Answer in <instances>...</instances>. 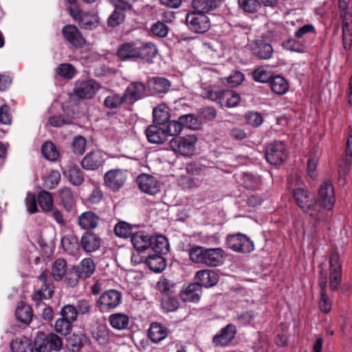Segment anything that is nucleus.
I'll use <instances>...</instances> for the list:
<instances>
[{
	"label": "nucleus",
	"instance_id": "6e6552de",
	"mask_svg": "<svg viewBox=\"0 0 352 352\" xmlns=\"http://www.w3.org/2000/svg\"><path fill=\"white\" fill-rule=\"evenodd\" d=\"M128 177L129 172L127 170L120 168L111 169L104 175V184L111 190L117 191L124 185Z\"/></svg>",
	"mask_w": 352,
	"mask_h": 352
},
{
	"label": "nucleus",
	"instance_id": "79ce46f5",
	"mask_svg": "<svg viewBox=\"0 0 352 352\" xmlns=\"http://www.w3.org/2000/svg\"><path fill=\"white\" fill-rule=\"evenodd\" d=\"M59 196L61 203L65 210L69 211L74 205V197L69 188L65 187L60 190Z\"/></svg>",
	"mask_w": 352,
	"mask_h": 352
},
{
	"label": "nucleus",
	"instance_id": "603ef678",
	"mask_svg": "<svg viewBox=\"0 0 352 352\" xmlns=\"http://www.w3.org/2000/svg\"><path fill=\"white\" fill-rule=\"evenodd\" d=\"M244 118L246 123L254 128L258 127L263 122V116L257 111H248L245 114Z\"/></svg>",
	"mask_w": 352,
	"mask_h": 352
},
{
	"label": "nucleus",
	"instance_id": "f704fd0d",
	"mask_svg": "<svg viewBox=\"0 0 352 352\" xmlns=\"http://www.w3.org/2000/svg\"><path fill=\"white\" fill-rule=\"evenodd\" d=\"M153 116V120L156 124L160 125L165 124L170 118L168 107L164 104L158 105L154 108Z\"/></svg>",
	"mask_w": 352,
	"mask_h": 352
},
{
	"label": "nucleus",
	"instance_id": "3c124183",
	"mask_svg": "<svg viewBox=\"0 0 352 352\" xmlns=\"http://www.w3.org/2000/svg\"><path fill=\"white\" fill-rule=\"evenodd\" d=\"M41 152L43 156L50 161L56 160L59 155L58 150L51 142H47L43 145Z\"/></svg>",
	"mask_w": 352,
	"mask_h": 352
},
{
	"label": "nucleus",
	"instance_id": "bb28decb",
	"mask_svg": "<svg viewBox=\"0 0 352 352\" xmlns=\"http://www.w3.org/2000/svg\"><path fill=\"white\" fill-rule=\"evenodd\" d=\"M201 288L199 284L191 283L180 293V298L184 302H196L200 298Z\"/></svg>",
	"mask_w": 352,
	"mask_h": 352
},
{
	"label": "nucleus",
	"instance_id": "5701e85b",
	"mask_svg": "<svg viewBox=\"0 0 352 352\" xmlns=\"http://www.w3.org/2000/svg\"><path fill=\"white\" fill-rule=\"evenodd\" d=\"M145 133L148 140L151 143L162 144L168 140L164 127L157 125H150Z\"/></svg>",
	"mask_w": 352,
	"mask_h": 352
},
{
	"label": "nucleus",
	"instance_id": "39448f33",
	"mask_svg": "<svg viewBox=\"0 0 352 352\" xmlns=\"http://www.w3.org/2000/svg\"><path fill=\"white\" fill-rule=\"evenodd\" d=\"M186 23L191 31L197 34L204 33L210 28V21L206 14L194 12L186 14Z\"/></svg>",
	"mask_w": 352,
	"mask_h": 352
},
{
	"label": "nucleus",
	"instance_id": "4468645a",
	"mask_svg": "<svg viewBox=\"0 0 352 352\" xmlns=\"http://www.w3.org/2000/svg\"><path fill=\"white\" fill-rule=\"evenodd\" d=\"M330 267V287L336 290L340 284L342 278V267L337 254H332L329 258Z\"/></svg>",
	"mask_w": 352,
	"mask_h": 352
},
{
	"label": "nucleus",
	"instance_id": "69168bd1",
	"mask_svg": "<svg viewBox=\"0 0 352 352\" xmlns=\"http://www.w3.org/2000/svg\"><path fill=\"white\" fill-rule=\"evenodd\" d=\"M96 21V18L95 15L85 12L77 22L85 29H91L94 26Z\"/></svg>",
	"mask_w": 352,
	"mask_h": 352
},
{
	"label": "nucleus",
	"instance_id": "b1692460",
	"mask_svg": "<svg viewBox=\"0 0 352 352\" xmlns=\"http://www.w3.org/2000/svg\"><path fill=\"white\" fill-rule=\"evenodd\" d=\"M327 285V278L326 273L320 272L319 285L321 289V297L320 300V310L324 313H328L331 309V299L326 294V287Z\"/></svg>",
	"mask_w": 352,
	"mask_h": 352
},
{
	"label": "nucleus",
	"instance_id": "f257e3e1",
	"mask_svg": "<svg viewBox=\"0 0 352 352\" xmlns=\"http://www.w3.org/2000/svg\"><path fill=\"white\" fill-rule=\"evenodd\" d=\"M349 1H339L342 18V45L345 50H349L352 47V10L348 8Z\"/></svg>",
	"mask_w": 352,
	"mask_h": 352
},
{
	"label": "nucleus",
	"instance_id": "4be33fe9",
	"mask_svg": "<svg viewBox=\"0 0 352 352\" xmlns=\"http://www.w3.org/2000/svg\"><path fill=\"white\" fill-rule=\"evenodd\" d=\"M80 245L86 252H93L100 247V239L96 234L87 232L82 236Z\"/></svg>",
	"mask_w": 352,
	"mask_h": 352
},
{
	"label": "nucleus",
	"instance_id": "f3484780",
	"mask_svg": "<svg viewBox=\"0 0 352 352\" xmlns=\"http://www.w3.org/2000/svg\"><path fill=\"white\" fill-rule=\"evenodd\" d=\"M195 279L199 287H210L215 285L219 281L218 274L213 270H201L198 271L195 275Z\"/></svg>",
	"mask_w": 352,
	"mask_h": 352
},
{
	"label": "nucleus",
	"instance_id": "774afa93",
	"mask_svg": "<svg viewBox=\"0 0 352 352\" xmlns=\"http://www.w3.org/2000/svg\"><path fill=\"white\" fill-rule=\"evenodd\" d=\"M153 34L159 37H165L168 32V28L161 21L154 23L151 27Z\"/></svg>",
	"mask_w": 352,
	"mask_h": 352
},
{
	"label": "nucleus",
	"instance_id": "e2e57ef3",
	"mask_svg": "<svg viewBox=\"0 0 352 352\" xmlns=\"http://www.w3.org/2000/svg\"><path fill=\"white\" fill-rule=\"evenodd\" d=\"M56 73L65 78L70 79L74 76L75 69L71 64L63 63L57 67Z\"/></svg>",
	"mask_w": 352,
	"mask_h": 352
},
{
	"label": "nucleus",
	"instance_id": "de8ad7c7",
	"mask_svg": "<svg viewBox=\"0 0 352 352\" xmlns=\"http://www.w3.org/2000/svg\"><path fill=\"white\" fill-rule=\"evenodd\" d=\"M15 315L19 321L28 324L32 320V312L30 306L23 305L17 307Z\"/></svg>",
	"mask_w": 352,
	"mask_h": 352
},
{
	"label": "nucleus",
	"instance_id": "680f3d73",
	"mask_svg": "<svg viewBox=\"0 0 352 352\" xmlns=\"http://www.w3.org/2000/svg\"><path fill=\"white\" fill-rule=\"evenodd\" d=\"M60 314L65 319L74 322L77 318L78 311L73 305H67L61 309Z\"/></svg>",
	"mask_w": 352,
	"mask_h": 352
},
{
	"label": "nucleus",
	"instance_id": "09e8293b",
	"mask_svg": "<svg viewBox=\"0 0 352 352\" xmlns=\"http://www.w3.org/2000/svg\"><path fill=\"white\" fill-rule=\"evenodd\" d=\"M206 248L201 246H194L188 251L190 261L195 263L204 264Z\"/></svg>",
	"mask_w": 352,
	"mask_h": 352
},
{
	"label": "nucleus",
	"instance_id": "7c9ffc66",
	"mask_svg": "<svg viewBox=\"0 0 352 352\" xmlns=\"http://www.w3.org/2000/svg\"><path fill=\"white\" fill-rule=\"evenodd\" d=\"M151 236L145 234L143 232L135 233L131 236V243L134 248L139 251H144L150 248Z\"/></svg>",
	"mask_w": 352,
	"mask_h": 352
},
{
	"label": "nucleus",
	"instance_id": "72a5a7b5",
	"mask_svg": "<svg viewBox=\"0 0 352 352\" xmlns=\"http://www.w3.org/2000/svg\"><path fill=\"white\" fill-rule=\"evenodd\" d=\"M95 264L90 258H84L77 268L79 278H87L90 277L95 271Z\"/></svg>",
	"mask_w": 352,
	"mask_h": 352
},
{
	"label": "nucleus",
	"instance_id": "dca6fc26",
	"mask_svg": "<svg viewBox=\"0 0 352 352\" xmlns=\"http://www.w3.org/2000/svg\"><path fill=\"white\" fill-rule=\"evenodd\" d=\"M250 47L252 53L260 59H269L273 54L272 45L263 40L252 41Z\"/></svg>",
	"mask_w": 352,
	"mask_h": 352
},
{
	"label": "nucleus",
	"instance_id": "f03ea898",
	"mask_svg": "<svg viewBox=\"0 0 352 352\" xmlns=\"http://www.w3.org/2000/svg\"><path fill=\"white\" fill-rule=\"evenodd\" d=\"M197 138L195 135L178 136L170 140V147L175 153L184 157H191L196 151Z\"/></svg>",
	"mask_w": 352,
	"mask_h": 352
},
{
	"label": "nucleus",
	"instance_id": "393cba45",
	"mask_svg": "<svg viewBox=\"0 0 352 352\" xmlns=\"http://www.w3.org/2000/svg\"><path fill=\"white\" fill-rule=\"evenodd\" d=\"M117 54L122 60L138 58V43H125L121 45L117 51Z\"/></svg>",
	"mask_w": 352,
	"mask_h": 352
},
{
	"label": "nucleus",
	"instance_id": "0eeeda50",
	"mask_svg": "<svg viewBox=\"0 0 352 352\" xmlns=\"http://www.w3.org/2000/svg\"><path fill=\"white\" fill-rule=\"evenodd\" d=\"M122 295L116 289L103 292L96 301V307L101 312L109 311L117 307L121 302Z\"/></svg>",
	"mask_w": 352,
	"mask_h": 352
},
{
	"label": "nucleus",
	"instance_id": "7ed1b4c3",
	"mask_svg": "<svg viewBox=\"0 0 352 352\" xmlns=\"http://www.w3.org/2000/svg\"><path fill=\"white\" fill-rule=\"evenodd\" d=\"M34 347L36 352L60 351L63 348V340L54 333L39 332L34 339Z\"/></svg>",
	"mask_w": 352,
	"mask_h": 352
},
{
	"label": "nucleus",
	"instance_id": "4d7b16f0",
	"mask_svg": "<svg viewBox=\"0 0 352 352\" xmlns=\"http://www.w3.org/2000/svg\"><path fill=\"white\" fill-rule=\"evenodd\" d=\"M82 346V340L80 336L73 334L67 340L66 347L72 352H78Z\"/></svg>",
	"mask_w": 352,
	"mask_h": 352
},
{
	"label": "nucleus",
	"instance_id": "1a4fd4ad",
	"mask_svg": "<svg viewBox=\"0 0 352 352\" xmlns=\"http://www.w3.org/2000/svg\"><path fill=\"white\" fill-rule=\"evenodd\" d=\"M267 161L272 165H280L287 158V151L285 144L280 141L272 143L266 151Z\"/></svg>",
	"mask_w": 352,
	"mask_h": 352
},
{
	"label": "nucleus",
	"instance_id": "20e7f679",
	"mask_svg": "<svg viewBox=\"0 0 352 352\" xmlns=\"http://www.w3.org/2000/svg\"><path fill=\"white\" fill-rule=\"evenodd\" d=\"M293 196L296 204L305 212L311 217H316L318 212V204L314 199V196L307 190L300 187L293 190Z\"/></svg>",
	"mask_w": 352,
	"mask_h": 352
},
{
	"label": "nucleus",
	"instance_id": "2f4dec72",
	"mask_svg": "<svg viewBox=\"0 0 352 352\" xmlns=\"http://www.w3.org/2000/svg\"><path fill=\"white\" fill-rule=\"evenodd\" d=\"M167 328L162 324L153 322L151 324L148 330V336L153 342H160L168 336Z\"/></svg>",
	"mask_w": 352,
	"mask_h": 352
},
{
	"label": "nucleus",
	"instance_id": "2eb2a0df",
	"mask_svg": "<svg viewBox=\"0 0 352 352\" xmlns=\"http://www.w3.org/2000/svg\"><path fill=\"white\" fill-rule=\"evenodd\" d=\"M100 89L98 82L93 80L81 82L75 89L76 96L82 99L91 98Z\"/></svg>",
	"mask_w": 352,
	"mask_h": 352
},
{
	"label": "nucleus",
	"instance_id": "58836bf2",
	"mask_svg": "<svg viewBox=\"0 0 352 352\" xmlns=\"http://www.w3.org/2000/svg\"><path fill=\"white\" fill-rule=\"evenodd\" d=\"M12 352H32V346L30 340L25 338H18L11 343Z\"/></svg>",
	"mask_w": 352,
	"mask_h": 352
},
{
	"label": "nucleus",
	"instance_id": "338daca9",
	"mask_svg": "<svg viewBox=\"0 0 352 352\" xmlns=\"http://www.w3.org/2000/svg\"><path fill=\"white\" fill-rule=\"evenodd\" d=\"M85 146L86 140L84 137L78 135L74 138L72 148L76 154L82 155L85 151Z\"/></svg>",
	"mask_w": 352,
	"mask_h": 352
},
{
	"label": "nucleus",
	"instance_id": "13d9d810",
	"mask_svg": "<svg viewBox=\"0 0 352 352\" xmlns=\"http://www.w3.org/2000/svg\"><path fill=\"white\" fill-rule=\"evenodd\" d=\"M125 17L124 13L119 7H116L113 12L108 19V25L110 27H116L124 21Z\"/></svg>",
	"mask_w": 352,
	"mask_h": 352
},
{
	"label": "nucleus",
	"instance_id": "ddd939ff",
	"mask_svg": "<svg viewBox=\"0 0 352 352\" xmlns=\"http://www.w3.org/2000/svg\"><path fill=\"white\" fill-rule=\"evenodd\" d=\"M64 38L72 46L82 48L85 46L86 41L80 30L74 25H66L61 30Z\"/></svg>",
	"mask_w": 352,
	"mask_h": 352
},
{
	"label": "nucleus",
	"instance_id": "5fc2aeb1",
	"mask_svg": "<svg viewBox=\"0 0 352 352\" xmlns=\"http://www.w3.org/2000/svg\"><path fill=\"white\" fill-rule=\"evenodd\" d=\"M244 80V75L239 71H233L230 75L222 79V82L231 87L239 85Z\"/></svg>",
	"mask_w": 352,
	"mask_h": 352
},
{
	"label": "nucleus",
	"instance_id": "a18cd8bd",
	"mask_svg": "<svg viewBox=\"0 0 352 352\" xmlns=\"http://www.w3.org/2000/svg\"><path fill=\"white\" fill-rule=\"evenodd\" d=\"M149 85L156 93H165L170 87V82L161 77L153 78L149 80Z\"/></svg>",
	"mask_w": 352,
	"mask_h": 352
},
{
	"label": "nucleus",
	"instance_id": "8fccbe9b",
	"mask_svg": "<svg viewBox=\"0 0 352 352\" xmlns=\"http://www.w3.org/2000/svg\"><path fill=\"white\" fill-rule=\"evenodd\" d=\"M179 120L183 125V128L186 127L192 130H197L201 126V122L199 118L192 114L181 116Z\"/></svg>",
	"mask_w": 352,
	"mask_h": 352
},
{
	"label": "nucleus",
	"instance_id": "c03bdc74",
	"mask_svg": "<svg viewBox=\"0 0 352 352\" xmlns=\"http://www.w3.org/2000/svg\"><path fill=\"white\" fill-rule=\"evenodd\" d=\"M65 174L69 182L74 185L79 186L84 181L82 173L77 166H70L65 172Z\"/></svg>",
	"mask_w": 352,
	"mask_h": 352
},
{
	"label": "nucleus",
	"instance_id": "6e6d98bb",
	"mask_svg": "<svg viewBox=\"0 0 352 352\" xmlns=\"http://www.w3.org/2000/svg\"><path fill=\"white\" fill-rule=\"evenodd\" d=\"M54 291L50 285H43L40 289L35 292L33 299L38 305L42 299H50L53 295Z\"/></svg>",
	"mask_w": 352,
	"mask_h": 352
},
{
	"label": "nucleus",
	"instance_id": "052dcab7",
	"mask_svg": "<svg viewBox=\"0 0 352 352\" xmlns=\"http://www.w3.org/2000/svg\"><path fill=\"white\" fill-rule=\"evenodd\" d=\"M239 7L245 12L253 13L260 7L259 0H238Z\"/></svg>",
	"mask_w": 352,
	"mask_h": 352
},
{
	"label": "nucleus",
	"instance_id": "6ab92c4d",
	"mask_svg": "<svg viewBox=\"0 0 352 352\" xmlns=\"http://www.w3.org/2000/svg\"><path fill=\"white\" fill-rule=\"evenodd\" d=\"M103 154L98 151L87 153L81 162L83 168L87 170H96L104 163Z\"/></svg>",
	"mask_w": 352,
	"mask_h": 352
},
{
	"label": "nucleus",
	"instance_id": "423d86ee",
	"mask_svg": "<svg viewBox=\"0 0 352 352\" xmlns=\"http://www.w3.org/2000/svg\"><path fill=\"white\" fill-rule=\"evenodd\" d=\"M318 212L321 208L331 210L336 202L334 187L332 182L329 180H324L320 186L318 190Z\"/></svg>",
	"mask_w": 352,
	"mask_h": 352
},
{
	"label": "nucleus",
	"instance_id": "864d4df0",
	"mask_svg": "<svg viewBox=\"0 0 352 352\" xmlns=\"http://www.w3.org/2000/svg\"><path fill=\"white\" fill-rule=\"evenodd\" d=\"M54 329L57 333L67 336L72 331V322L62 317L56 321Z\"/></svg>",
	"mask_w": 352,
	"mask_h": 352
},
{
	"label": "nucleus",
	"instance_id": "0e129e2a",
	"mask_svg": "<svg viewBox=\"0 0 352 352\" xmlns=\"http://www.w3.org/2000/svg\"><path fill=\"white\" fill-rule=\"evenodd\" d=\"M60 174L57 170H52L45 178L44 186L50 189H54L59 183Z\"/></svg>",
	"mask_w": 352,
	"mask_h": 352
},
{
	"label": "nucleus",
	"instance_id": "a19ab883",
	"mask_svg": "<svg viewBox=\"0 0 352 352\" xmlns=\"http://www.w3.org/2000/svg\"><path fill=\"white\" fill-rule=\"evenodd\" d=\"M67 263L64 259L58 258L55 261L52 268V275L55 280H62L66 274Z\"/></svg>",
	"mask_w": 352,
	"mask_h": 352
},
{
	"label": "nucleus",
	"instance_id": "c756f323",
	"mask_svg": "<svg viewBox=\"0 0 352 352\" xmlns=\"http://www.w3.org/2000/svg\"><path fill=\"white\" fill-rule=\"evenodd\" d=\"M192 5L194 12L204 14H206L217 8V2L216 0H193Z\"/></svg>",
	"mask_w": 352,
	"mask_h": 352
},
{
	"label": "nucleus",
	"instance_id": "aec40b11",
	"mask_svg": "<svg viewBox=\"0 0 352 352\" xmlns=\"http://www.w3.org/2000/svg\"><path fill=\"white\" fill-rule=\"evenodd\" d=\"M225 252L220 248H206L204 265L217 267L223 263Z\"/></svg>",
	"mask_w": 352,
	"mask_h": 352
},
{
	"label": "nucleus",
	"instance_id": "cd10ccee",
	"mask_svg": "<svg viewBox=\"0 0 352 352\" xmlns=\"http://www.w3.org/2000/svg\"><path fill=\"white\" fill-rule=\"evenodd\" d=\"M63 248L69 254L76 255L80 250V244L76 236L73 234L65 235L61 239Z\"/></svg>",
	"mask_w": 352,
	"mask_h": 352
},
{
	"label": "nucleus",
	"instance_id": "49530a36",
	"mask_svg": "<svg viewBox=\"0 0 352 352\" xmlns=\"http://www.w3.org/2000/svg\"><path fill=\"white\" fill-rule=\"evenodd\" d=\"M124 102H128L124 94L120 96L118 94H111L104 99V104L107 108L112 109L120 107Z\"/></svg>",
	"mask_w": 352,
	"mask_h": 352
},
{
	"label": "nucleus",
	"instance_id": "9b49d317",
	"mask_svg": "<svg viewBox=\"0 0 352 352\" xmlns=\"http://www.w3.org/2000/svg\"><path fill=\"white\" fill-rule=\"evenodd\" d=\"M228 246L235 252L249 253L254 250L253 242L245 234L237 233L227 237Z\"/></svg>",
	"mask_w": 352,
	"mask_h": 352
},
{
	"label": "nucleus",
	"instance_id": "f8f14e48",
	"mask_svg": "<svg viewBox=\"0 0 352 352\" xmlns=\"http://www.w3.org/2000/svg\"><path fill=\"white\" fill-rule=\"evenodd\" d=\"M139 188L144 193L154 195L160 192L161 183L155 176L142 173L137 177Z\"/></svg>",
	"mask_w": 352,
	"mask_h": 352
},
{
	"label": "nucleus",
	"instance_id": "37998d69",
	"mask_svg": "<svg viewBox=\"0 0 352 352\" xmlns=\"http://www.w3.org/2000/svg\"><path fill=\"white\" fill-rule=\"evenodd\" d=\"M164 131L166 133V138L168 136H177L182 133L183 130V125L179 120H169L163 124Z\"/></svg>",
	"mask_w": 352,
	"mask_h": 352
},
{
	"label": "nucleus",
	"instance_id": "e433bc0d",
	"mask_svg": "<svg viewBox=\"0 0 352 352\" xmlns=\"http://www.w3.org/2000/svg\"><path fill=\"white\" fill-rule=\"evenodd\" d=\"M151 248L157 254H164L168 251V241L161 235L151 236Z\"/></svg>",
	"mask_w": 352,
	"mask_h": 352
},
{
	"label": "nucleus",
	"instance_id": "412c9836",
	"mask_svg": "<svg viewBox=\"0 0 352 352\" xmlns=\"http://www.w3.org/2000/svg\"><path fill=\"white\" fill-rule=\"evenodd\" d=\"M144 85L140 82H133L126 88L124 95L128 103L132 104L144 96Z\"/></svg>",
	"mask_w": 352,
	"mask_h": 352
},
{
	"label": "nucleus",
	"instance_id": "ea45409f",
	"mask_svg": "<svg viewBox=\"0 0 352 352\" xmlns=\"http://www.w3.org/2000/svg\"><path fill=\"white\" fill-rule=\"evenodd\" d=\"M38 202L44 212H50L52 210L54 200L52 194L47 191L42 190L38 195Z\"/></svg>",
	"mask_w": 352,
	"mask_h": 352
},
{
	"label": "nucleus",
	"instance_id": "a878e982",
	"mask_svg": "<svg viewBox=\"0 0 352 352\" xmlns=\"http://www.w3.org/2000/svg\"><path fill=\"white\" fill-rule=\"evenodd\" d=\"M157 49L153 43L150 42L138 43V58L149 62L157 56Z\"/></svg>",
	"mask_w": 352,
	"mask_h": 352
},
{
	"label": "nucleus",
	"instance_id": "4c0bfd02",
	"mask_svg": "<svg viewBox=\"0 0 352 352\" xmlns=\"http://www.w3.org/2000/svg\"><path fill=\"white\" fill-rule=\"evenodd\" d=\"M109 321L113 329L122 330L127 328L129 319L126 314L118 313L111 315Z\"/></svg>",
	"mask_w": 352,
	"mask_h": 352
},
{
	"label": "nucleus",
	"instance_id": "c9c22d12",
	"mask_svg": "<svg viewBox=\"0 0 352 352\" xmlns=\"http://www.w3.org/2000/svg\"><path fill=\"white\" fill-rule=\"evenodd\" d=\"M270 86L272 91L278 95L285 94L289 89L287 82L280 76L273 77L270 81Z\"/></svg>",
	"mask_w": 352,
	"mask_h": 352
},
{
	"label": "nucleus",
	"instance_id": "a211bd4d",
	"mask_svg": "<svg viewBox=\"0 0 352 352\" xmlns=\"http://www.w3.org/2000/svg\"><path fill=\"white\" fill-rule=\"evenodd\" d=\"M236 329L234 325L228 324L213 338V342L217 346L228 345L235 337Z\"/></svg>",
	"mask_w": 352,
	"mask_h": 352
},
{
	"label": "nucleus",
	"instance_id": "473e14b6",
	"mask_svg": "<svg viewBox=\"0 0 352 352\" xmlns=\"http://www.w3.org/2000/svg\"><path fill=\"white\" fill-rule=\"evenodd\" d=\"M146 263L151 270L157 273L163 271L166 267L164 258L157 254L147 256Z\"/></svg>",
	"mask_w": 352,
	"mask_h": 352
},
{
	"label": "nucleus",
	"instance_id": "9d476101",
	"mask_svg": "<svg viewBox=\"0 0 352 352\" xmlns=\"http://www.w3.org/2000/svg\"><path fill=\"white\" fill-rule=\"evenodd\" d=\"M208 97L218 102L222 107L228 108L237 106L241 101L240 96L232 90L211 91Z\"/></svg>",
	"mask_w": 352,
	"mask_h": 352
},
{
	"label": "nucleus",
	"instance_id": "c85d7f7f",
	"mask_svg": "<svg viewBox=\"0 0 352 352\" xmlns=\"http://www.w3.org/2000/svg\"><path fill=\"white\" fill-rule=\"evenodd\" d=\"M99 217L92 212L87 211L78 217V224L85 230L94 229L98 224Z\"/></svg>",
	"mask_w": 352,
	"mask_h": 352
},
{
	"label": "nucleus",
	"instance_id": "bf43d9fd",
	"mask_svg": "<svg viewBox=\"0 0 352 352\" xmlns=\"http://www.w3.org/2000/svg\"><path fill=\"white\" fill-rule=\"evenodd\" d=\"M131 226L123 221L118 223L114 228L115 234L120 238H127L131 236Z\"/></svg>",
	"mask_w": 352,
	"mask_h": 352
}]
</instances>
